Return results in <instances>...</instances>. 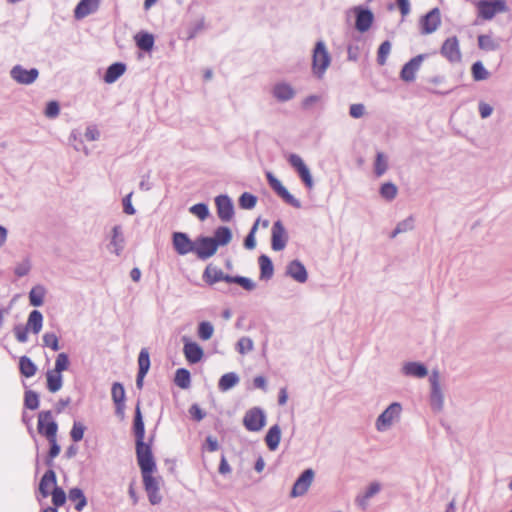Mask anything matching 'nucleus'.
<instances>
[{"label":"nucleus","mask_w":512,"mask_h":512,"mask_svg":"<svg viewBox=\"0 0 512 512\" xmlns=\"http://www.w3.org/2000/svg\"><path fill=\"white\" fill-rule=\"evenodd\" d=\"M60 113V107L58 102L50 101L45 108V116L48 118H56Z\"/></svg>","instance_id":"nucleus-64"},{"label":"nucleus","mask_w":512,"mask_h":512,"mask_svg":"<svg viewBox=\"0 0 512 512\" xmlns=\"http://www.w3.org/2000/svg\"><path fill=\"white\" fill-rule=\"evenodd\" d=\"M240 381L239 376L235 372H229L221 376L218 382V388L222 392H226L236 386Z\"/></svg>","instance_id":"nucleus-35"},{"label":"nucleus","mask_w":512,"mask_h":512,"mask_svg":"<svg viewBox=\"0 0 512 512\" xmlns=\"http://www.w3.org/2000/svg\"><path fill=\"white\" fill-rule=\"evenodd\" d=\"M39 395L33 390H26L24 393V406L29 410H36L39 407Z\"/></svg>","instance_id":"nucleus-47"},{"label":"nucleus","mask_w":512,"mask_h":512,"mask_svg":"<svg viewBox=\"0 0 512 512\" xmlns=\"http://www.w3.org/2000/svg\"><path fill=\"white\" fill-rule=\"evenodd\" d=\"M43 346L51 348L53 351L60 349L59 339L55 333L47 332L42 337Z\"/></svg>","instance_id":"nucleus-55"},{"label":"nucleus","mask_w":512,"mask_h":512,"mask_svg":"<svg viewBox=\"0 0 512 512\" xmlns=\"http://www.w3.org/2000/svg\"><path fill=\"white\" fill-rule=\"evenodd\" d=\"M50 494L52 495V502L55 508L65 504L66 494L62 488L55 486L54 489L50 491Z\"/></svg>","instance_id":"nucleus-58"},{"label":"nucleus","mask_w":512,"mask_h":512,"mask_svg":"<svg viewBox=\"0 0 512 512\" xmlns=\"http://www.w3.org/2000/svg\"><path fill=\"white\" fill-rule=\"evenodd\" d=\"M175 384L180 387L181 389H187L191 385V375L190 372L185 368H179L176 370L175 378H174Z\"/></svg>","instance_id":"nucleus-43"},{"label":"nucleus","mask_w":512,"mask_h":512,"mask_svg":"<svg viewBox=\"0 0 512 512\" xmlns=\"http://www.w3.org/2000/svg\"><path fill=\"white\" fill-rule=\"evenodd\" d=\"M471 73L475 81H483L489 77V72L486 70L481 61L473 63L471 67Z\"/></svg>","instance_id":"nucleus-48"},{"label":"nucleus","mask_w":512,"mask_h":512,"mask_svg":"<svg viewBox=\"0 0 512 512\" xmlns=\"http://www.w3.org/2000/svg\"><path fill=\"white\" fill-rule=\"evenodd\" d=\"M218 217L224 221H230L234 216V205L228 195H219L215 198Z\"/></svg>","instance_id":"nucleus-19"},{"label":"nucleus","mask_w":512,"mask_h":512,"mask_svg":"<svg viewBox=\"0 0 512 512\" xmlns=\"http://www.w3.org/2000/svg\"><path fill=\"white\" fill-rule=\"evenodd\" d=\"M330 63L331 56L326 48L325 43L322 40L317 41L312 54V70L314 75L318 79H321L324 76Z\"/></svg>","instance_id":"nucleus-2"},{"label":"nucleus","mask_w":512,"mask_h":512,"mask_svg":"<svg viewBox=\"0 0 512 512\" xmlns=\"http://www.w3.org/2000/svg\"><path fill=\"white\" fill-rule=\"evenodd\" d=\"M85 429H86V427L81 422L75 421L73 423V427L70 431L71 439L74 442L81 441L83 439Z\"/></svg>","instance_id":"nucleus-61"},{"label":"nucleus","mask_w":512,"mask_h":512,"mask_svg":"<svg viewBox=\"0 0 512 512\" xmlns=\"http://www.w3.org/2000/svg\"><path fill=\"white\" fill-rule=\"evenodd\" d=\"M402 373L406 376L424 378L428 375V369L423 363L412 361L403 365Z\"/></svg>","instance_id":"nucleus-28"},{"label":"nucleus","mask_w":512,"mask_h":512,"mask_svg":"<svg viewBox=\"0 0 512 512\" xmlns=\"http://www.w3.org/2000/svg\"><path fill=\"white\" fill-rule=\"evenodd\" d=\"M46 378H47V389L50 392L55 393L62 388L63 379H62V375L60 373L49 370L46 373Z\"/></svg>","instance_id":"nucleus-40"},{"label":"nucleus","mask_w":512,"mask_h":512,"mask_svg":"<svg viewBox=\"0 0 512 512\" xmlns=\"http://www.w3.org/2000/svg\"><path fill=\"white\" fill-rule=\"evenodd\" d=\"M69 367V357L66 353H59L55 361L54 372L62 373Z\"/></svg>","instance_id":"nucleus-59"},{"label":"nucleus","mask_w":512,"mask_h":512,"mask_svg":"<svg viewBox=\"0 0 512 512\" xmlns=\"http://www.w3.org/2000/svg\"><path fill=\"white\" fill-rule=\"evenodd\" d=\"M266 177L270 187L279 197L292 207L297 209L301 208V202L296 199L271 172H267Z\"/></svg>","instance_id":"nucleus-9"},{"label":"nucleus","mask_w":512,"mask_h":512,"mask_svg":"<svg viewBox=\"0 0 512 512\" xmlns=\"http://www.w3.org/2000/svg\"><path fill=\"white\" fill-rule=\"evenodd\" d=\"M39 76V71L37 68L25 69L21 65H15L10 70V77L22 85H30L36 81Z\"/></svg>","instance_id":"nucleus-12"},{"label":"nucleus","mask_w":512,"mask_h":512,"mask_svg":"<svg viewBox=\"0 0 512 512\" xmlns=\"http://www.w3.org/2000/svg\"><path fill=\"white\" fill-rule=\"evenodd\" d=\"M258 222H259V220H257L253 224L250 232L248 233V235L244 239V247L246 249L252 250L256 246L255 233H256V231L258 229Z\"/></svg>","instance_id":"nucleus-62"},{"label":"nucleus","mask_w":512,"mask_h":512,"mask_svg":"<svg viewBox=\"0 0 512 512\" xmlns=\"http://www.w3.org/2000/svg\"><path fill=\"white\" fill-rule=\"evenodd\" d=\"M46 289L42 285L34 286L29 292V303L31 306L40 307L44 303Z\"/></svg>","instance_id":"nucleus-38"},{"label":"nucleus","mask_w":512,"mask_h":512,"mask_svg":"<svg viewBox=\"0 0 512 512\" xmlns=\"http://www.w3.org/2000/svg\"><path fill=\"white\" fill-rule=\"evenodd\" d=\"M217 244L214 239L209 236H199L195 240L194 253L201 260H206L217 252Z\"/></svg>","instance_id":"nucleus-10"},{"label":"nucleus","mask_w":512,"mask_h":512,"mask_svg":"<svg viewBox=\"0 0 512 512\" xmlns=\"http://www.w3.org/2000/svg\"><path fill=\"white\" fill-rule=\"evenodd\" d=\"M206 28V25H205V18L204 17H201L200 19H198L197 21L193 22V23H190L186 30H185V37L184 39L189 41V40H192L193 38H195L198 34H200L201 32H203Z\"/></svg>","instance_id":"nucleus-39"},{"label":"nucleus","mask_w":512,"mask_h":512,"mask_svg":"<svg viewBox=\"0 0 512 512\" xmlns=\"http://www.w3.org/2000/svg\"><path fill=\"white\" fill-rule=\"evenodd\" d=\"M49 443H50V449L48 451V456H47V459H46V465L48 466H52L53 465V459L59 455L60 453V446L58 445L57 443V439H51V440H48Z\"/></svg>","instance_id":"nucleus-60"},{"label":"nucleus","mask_w":512,"mask_h":512,"mask_svg":"<svg viewBox=\"0 0 512 512\" xmlns=\"http://www.w3.org/2000/svg\"><path fill=\"white\" fill-rule=\"evenodd\" d=\"M288 241L287 231L281 220L274 222L271 229V247L274 251H281Z\"/></svg>","instance_id":"nucleus-13"},{"label":"nucleus","mask_w":512,"mask_h":512,"mask_svg":"<svg viewBox=\"0 0 512 512\" xmlns=\"http://www.w3.org/2000/svg\"><path fill=\"white\" fill-rule=\"evenodd\" d=\"M111 239L108 244V249L111 253L119 256L124 250L125 239L120 225H115L111 231Z\"/></svg>","instance_id":"nucleus-23"},{"label":"nucleus","mask_w":512,"mask_h":512,"mask_svg":"<svg viewBox=\"0 0 512 512\" xmlns=\"http://www.w3.org/2000/svg\"><path fill=\"white\" fill-rule=\"evenodd\" d=\"M202 279L205 283L212 286L220 281L227 283H235L241 286L246 291H253L256 288V283L250 278L244 276H231L225 274L220 268L213 264H208L203 272Z\"/></svg>","instance_id":"nucleus-1"},{"label":"nucleus","mask_w":512,"mask_h":512,"mask_svg":"<svg viewBox=\"0 0 512 512\" xmlns=\"http://www.w3.org/2000/svg\"><path fill=\"white\" fill-rule=\"evenodd\" d=\"M476 7L478 16L484 20H491L496 14L508 10L505 0H480Z\"/></svg>","instance_id":"nucleus-6"},{"label":"nucleus","mask_w":512,"mask_h":512,"mask_svg":"<svg viewBox=\"0 0 512 512\" xmlns=\"http://www.w3.org/2000/svg\"><path fill=\"white\" fill-rule=\"evenodd\" d=\"M314 478V471L312 469L304 470L301 475L295 481L292 490L291 497H299L304 495L312 484Z\"/></svg>","instance_id":"nucleus-18"},{"label":"nucleus","mask_w":512,"mask_h":512,"mask_svg":"<svg viewBox=\"0 0 512 512\" xmlns=\"http://www.w3.org/2000/svg\"><path fill=\"white\" fill-rule=\"evenodd\" d=\"M414 228V218L413 216H409L406 219L400 221L393 232L391 233L390 237L395 238L398 234L405 233L408 231L413 230Z\"/></svg>","instance_id":"nucleus-46"},{"label":"nucleus","mask_w":512,"mask_h":512,"mask_svg":"<svg viewBox=\"0 0 512 512\" xmlns=\"http://www.w3.org/2000/svg\"><path fill=\"white\" fill-rule=\"evenodd\" d=\"M272 95L279 102H287L295 97L296 91L289 83L279 82L274 85Z\"/></svg>","instance_id":"nucleus-22"},{"label":"nucleus","mask_w":512,"mask_h":512,"mask_svg":"<svg viewBox=\"0 0 512 512\" xmlns=\"http://www.w3.org/2000/svg\"><path fill=\"white\" fill-rule=\"evenodd\" d=\"M150 369V356L147 348H142L138 356V372L148 373Z\"/></svg>","instance_id":"nucleus-50"},{"label":"nucleus","mask_w":512,"mask_h":512,"mask_svg":"<svg viewBox=\"0 0 512 512\" xmlns=\"http://www.w3.org/2000/svg\"><path fill=\"white\" fill-rule=\"evenodd\" d=\"M38 432L45 436L47 440L55 439L58 431V424L53 420L51 410L41 411L38 414Z\"/></svg>","instance_id":"nucleus-8"},{"label":"nucleus","mask_w":512,"mask_h":512,"mask_svg":"<svg viewBox=\"0 0 512 512\" xmlns=\"http://www.w3.org/2000/svg\"><path fill=\"white\" fill-rule=\"evenodd\" d=\"M135 41L137 47L145 52H150L154 46V36L148 32L136 34Z\"/></svg>","instance_id":"nucleus-37"},{"label":"nucleus","mask_w":512,"mask_h":512,"mask_svg":"<svg viewBox=\"0 0 512 512\" xmlns=\"http://www.w3.org/2000/svg\"><path fill=\"white\" fill-rule=\"evenodd\" d=\"M478 46L484 51H496L500 48L499 42L488 34L478 36Z\"/></svg>","instance_id":"nucleus-41"},{"label":"nucleus","mask_w":512,"mask_h":512,"mask_svg":"<svg viewBox=\"0 0 512 512\" xmlns=\"http://www.w3.org/2000/svg\"><path fill=\"white\" fill-rule=\"evenodd\" d=\"M172 244L179 255L194 253L195 241H192L184 232H174L172 235Z\"/></svg>","instance_id":"nucleus-14"},{"label":"nucleus","mask_w":512,"mask_h":512,"mask_svg":"<svg viewBox=\"0 0 512 512\" xmlns=\"http://www.w3.org/2000/svg\"><path fill=\"white\" fill-rule=\"evenodd\" d=\"M391 52V43L386 40L382 42L377 51V63L381 66L385 65L387 57Z\"/></svg>","instance_id":"nucleus-51"},{"label":"nucleus","mask_w":512,"mask_h":512,"mask_svg":"<svg viewBox=\"0 0 512 512\" xmlns=\"http://www.w3.org/2000/svg\"><path fill=\"white\" fill-rule=\"evenodd\" d=\"M43 326V315L39 310H32L28 316L26 327L38 334Z\"/></svg>","instance_id":"nucleus-36"},{"label":"nucleus","mask_w":512,"mask_h":512,"mask_svg":"<svg viewBox=\"0 0 512 512\" xmlns=\"http://www.w3.org/2000/svg\"><path fill=\"white\" fill-rule=\"evenodd\" d=\"M101 0H81L74 10V17L78 20L94 13L99 8Z\"/></svg>","instance_id":"nucleus-24"},{"label":"nucleus","mask_w":512,"mask_h":512,"mask_svg":"<svg viewBox=\"0 0 512 512\" xmlns=\"http://www.w3.org/2000/svg\"><path fill=\"white\" fill-rule=\"evenodd\" d=\"M136 456L142 474L155 471L156 463L151 447L149 444L144 443V440L136 441Z\"/></svg>","instance_id":"nucleus-5"},{"label":"nucleus","mask_w":512,"mask_h":512,"mask_svg":"<svg viewBox=\"0 0 512 512\" xmlns=\"http://www.w3.org/2000/svg\"><path fill=\"white\" fill-rule=\"evenodd\" d=\"M256 203H257V197L251 193L244 192L239 197V206L242 209H247V210L253 209L256 206Z\"/></svg>","instance_id":"nucleus-53"},{"label":"nucleus","mask_w":512,"mask_h":512,"mask_svg":"<svg viewBox=\"0 0 512 512\" xmlns=\"http://www.w3.org/2000/svg\"><path fill=\"white\" fill-rule=\"evenodd\" d=\"M133 431L136 438V441H142L144 440L145 435V426L143 417L141 414L140 406L137 404L135 409V416L133 420Z\"/></svg>","instance_id":"nucleus-34"},{"label":"nucleus","mask_w":512,"mask_h":512,"mask_svg":"<svg viewBox=\"0 0 512 512\" xmlns=\"http://www.w3.org/2000/svg\"><path fill=\"white\" fill-rule=\"evenodd\" d=\"M190 213L197 216L200 220H205L209 216V209L205 203H197L189 208Z\"/></svg>","instance_id":"nucleus-57"},{"label":"nucleus","mask_w":512,"mask_h":512,"mask_svg":"<svg viewBox=\"0 0 512 512\" xmlns=\"http://www.w3.org/2000/svg\"><path fill=\"white\" fill-rule=\"evenodd\" d=\"M381 488L382 487L379 482H372L362 494L357 495L355 499L356 504L360 508L366 509L369 499L378 494L381 491Z\"/></svg>","instance_id":"nucleus-27"},{"label":"nucleus","mask_w":512,"mask_h":512,"mask_svg":"<svg viewBox=\"0 0 512 512\" xmlns=\"http://www.w3.org/2000/svg\"><path fill=\"white\" fill-rule=\"evenodd\" d=\"M426 56V54H419L405 63L401 69L400 78L405 82H413Z\"/></svg>","instance_id":"nucleus-15"},{"label":"nucleus","mask_w":512,"mask_h":512,"mask_svg":"<svg viewBox=\"0 0 512 512\" xmlns=\"http://www.w3.org/2000/svg\"><path fill=\"white\" fill-rule=\"evenodd\" d=\"M69 499L71 501H75L76 502V505H75V509L77 511H82L83 508L86 506L87 504V499L83 493V491L80 489V488H72L70 491H69Z\"/></svg>","instance_id":"nucleus-44"},{"label":"nucleus","mask_w":512,"mask_h":512,"mask_svg":"<svg viewBox=\"0 0 512 512\" xmlns=\"http://www.w3.org/2000/svg\"><path fill=\"white\" fill-rule=\"evenodd\" d=\"M289 164L296 169L299 177L308 188L313 187V179L309 168L305 165L302 158L297 154H290L288 158Z\"/></svg>","instance_id":"nucleus-21"},{"label":"nucleus","mask_w":512,"mask_h":512,"mask_svg":"<svg viewBox=\"0 0 512 512\" xmlns=\"http://www.w3.org/2000/svg\"><path fill=\"white\" fill-rule=\"evenodd\" d=\"M281 441V428L275 424L271 426L265 436V442L269 450L275 451Z\"/></svg>","instance_id":"nucleus-31"},{"label":"nucleus","mask_w":512,"mask_h":512,"mask_svg":"<svg viewBox=\"0 0 512 512\" xmlns=\"http://www.w3.org/2000/svg\"><path fill=\"white\" fill-rule=\"evenodd\" d=\"M212 239H214L217 247L228 245L232 240V232L227 226H219L215 229Z\"/></svg>","instance_id":"nucleus-33"},{"label":"nucleus","mask_w":512,"mask_h":512,"mask_svg":"<svg viewBox=\"0 0 512 512\" xmlns=\"http://www.w3.org/2000/svg\"><path fill=\"white\" fill-rule=\"evenodd\" d=\"M388 169L387 158L382 152H378L376 154V159L374 163V172L377 177L382 176Z\"/></svg>","instance_id":"nucleus-49"},{"label":"nucleus","mask_w":512,"mask_h":512,"mask_svg":"<svg viewBox=\"0 0 512 512\" xmlns=\"http://www.w3.org/2000/svg\"><path fill=\"white\" fill-rule=\"evenodd\" d=\"M213 332L214 327L208 321H203L198 326V336L204 341L209 340L212 337Z\"/></svg>","instance_id":"nucleus-54"},{"label":"nucleus","mask_w":512,"mask_h":512,"mask_svg":"<svg viewBox=\"0 0 512 512\" xmlns=\"http://www.w3.org/2000/svg\"><path fill=\"white\" fill-rule=\"evenodd\" d=\"M440 53L451 63L459 62L461 60V51L457 37L447 38L442 44Z\"/></svg>","instance_id":"nucleus-17"},{"label":"nucleus","mask_w":512,"mask_h":512,"mask_svg":"<svg viewBox=\"0 0 512 512\" xmlns=\"http://www.w3.org/2000/svg\"><path fill=\"white\" fill-rule=\"evenodd\" d=\"M243 425L250 432H259L266 425V414L260 407H253L246 411Z\"/></svg>","instance_id":"nucleus-7"},{"label":"nucleus","mask_w":512,"mask_h":512,"mask_svg":"<svg viewBox=\"0 0 512 512\" xmlns=\"http://www.w3.org/2000/svg\"><path fill=\"white\" fill-rule=\"evenodd\" d=\"M153 472L142 474L145 491L147 492L149 502L152 505H157L162 501V496L159 492V485L157 480L152 476Z\"/></svg>","instance_id":"nucleus-20"},{"label":"nucleus","mask_w":512,"mask_h":512,"mask_svg":"<svg viewBox=\"0 0 512 512\" xmlns=\"http://www.w3.org/2000/svg\"><path fill=\"white\" fill-rule=\"evenodd\" d=\"M258 262L260 266V279H271L274 273V267L271 259L267 255L262 254L261 256H259Z\"/></svg>","instance_id":"nucleus-32"},{"label":"nucleus","mask_w":512,"mask_h":512,"mask_svg":"<svg viewBox=\"0 0 512 512\" xmlns=\"http://www.w3.org/2000/svg\"><path fill=\"white\" fill-rule=\"evenodd\" d=\"M355 15V28L361 33L370 29L374 21V14L369 8L355 6L351 9Z\"/></svg>","instance_id":"nucleus-11"},{"label":"nucleus","mask_w":512,"mask_h":512,"mask_svg":"<svg viewBox=\"0 0 512 512\" xmlns=\"http://www.w3.org/2000/svg\"><path fill=\"white\" fill-rule=\"evenodd\" d=\"M402 405L399 402L391 403L376 419L375 427L377 431L388 430L392 424L400 418Z\"/></svg>","instance_id":"nucleus-3"},{"label":"nucleus","mask_w":512,"mask_h":512,"mask_svg":"<svg viewBox=\"0 0 512 512\" xmlns=\"http://www.w3.org/2000/svg\"><path fill=\"white\" fill-rule=\"evenodd\" d=\"M56 473L54 470L49 469L47 470L44 475L42 476L40 483H39V491L43 497H47L50 495V487L56 486Z\"/></svg>","instance_id":"nucleus-30"},{"label":"nucleus","mask_w":512,"mask_h":512,"mask_svg":"<svg viewBox=\"0 0 512 512\" xmlns=\"http://www.w3.org/2000/svg\"><path fill=\"white\" fill-rule=\"evenodd\" d=\"M441 24V14L438 8H433L420 20L422 34H431L435 32Z\"/></svg>","instance_id":"nucleus-16"},{"label":"nucleus","mask_w":512,"mask_h":512,"mask_svg":"<svg viewBox=\"0 0 512 512\" xmlns=\"http://www.w3.org/2000/svg\"><path fill=\"white\" fill-rule=\"evenodd\" d=\"M184 355L189 363H198L203 357V349L196 342H191L184 338Z\"/></svg>","instance_id":"nucleus-26"},{"label":"nucleus","mask_w":512,"mask_h":512,"mask_svg":"<svg viewBox=\"0 0 512 512\" xmlns=\"http://www.w3.org/2000/svg\"><path fill=\"white\" fill-rule=\"evenodd\" d=\"M430 383V405L434 412H441L444 407V394L440 384V373L433 370L429 377Z\"/></svg>","instance_id":"nucleus-4"},{"label":"nucleus","mask_w":512,"mask_h":512,"mask_svg":"<svg viewBox=\"0 0 512 512\" xmlns=\"http://www.w3.org/2000/svg\"><path fill=\"white\" fill-rule=\"evenodd\" d=\"M31 270V263L29 259H24L22 262L18 263L15 267L14 273L18 277L26 276Z\"/></svg>","instance_id":"nucleus-63"},{"label":"nucleus","mask_w":512,"mask_h":512,"mask_svg":"<svg viewBox=\"0 0 512 512\" xmlns=\"http://www.w3.org/2000/svg\"><path fill=\"white\" fill-rule=\"evenodd\" d=\"M126 71V65L122 62H115L111 64L104 75L103 80L105 83L112 84L116 82Z\"/></svg>","instance_id":"nucleus-29"},{"label":"nucleus","mask_w":512,"mask_h":512,"mask_svg":"<svg viewBox=\"0 0 512 512\" xmlns=\"http://www.w3.org/2000/svg\"><path fill=\"white\" fill-rule=\"evenodd\" d=\"M19 370L23 376L29 378L35 375L37 367L29 357L22 356L19 360Z\"/></svg>","instance_id":"nucleus-42"},{"label":"nucleus","mask_w":512,"mask_h":512,"mask_svg":"<svg viewBox=\"0 0 512 512\" xmlns=\"http://www.w3.org/2000/svg\"><path fill=\"white\" fill-rule=\"evenodd\" d=\"M379 193L385 200L392 201L397 196L398 188L394 183L386 182L381 185Z\"/></svg>","instance_id":"nucleus-45"},{"label":"nucleus","mask_w":512,"mask_h":512,"mask_svg":"<svg viewBox=\"0 0 512 512\" xmlns=\"http://www.w3.org/2000/svg\"><path fill=\"white\" fill-rule=\"evenodd\" d=\"M111 396L112 400L115 403H125V389L124 386L119 383L115 382L112 385L111 388Z\"/></svg>","instance_id":"nucleus-52"},{"label":"nucleus","mask_w":512,"mask_h":512,"mask_svg":"<svg viewBox=\"0 0 512 512\" xmlns=\"http://www.w3.org/2000/svg\"><path fill=\"white\" fill-rule=\"evenodd\" d=\"M236 349L242 355L251 352L254 349L253 340L249 337H241L237 342Z\"/></svg>","instance_id":"nucleus-56"},{"label":"nucleus","mask_w":512,"mask_h":512,"mask_svg":"<svg viewBox=\"0 0 512 512\" xmlns=\"http://www.w3.org/2000/svg\"><path fill=\"white\" fill-rule=\"evenodd\" d=\"M286 274L299 283H305L308 278L307 270L299 260H293L287 265Z\"/></svg>","instance_id":"nucleus-25"}]
</instances>
